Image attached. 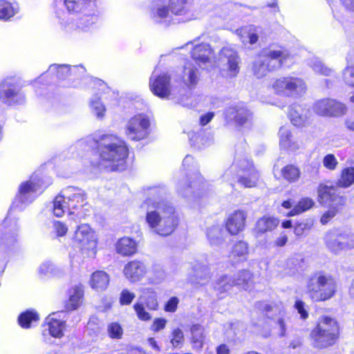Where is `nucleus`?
<instances>
[{
    "label": "nucleus",
    "instance_id": "obj_1",
    "mask_svg": "<svg viewBox=\"0 0 354 354\" xmlns=\"http://www.w3.org/2000/svg\"><path fill=\"white\" fill-rule=\"evenodd\" d=\"M145 191L147 198L142 205H147L145 220L149 227L160 236L171 234L178 224V218L173 205L165 198L166 187L152 186Z\"/></svg>",
    "mask_w": 354,
    "mask_h": 354
},
{
    "label": "nucleus",
    "instance_id": "obj_2",
    "mask_svg": "<svg viewBox=\"0 0 354 354\" xmlns=\"http://www.w3.org/2000/svg\"><path fill=\"white\" fill-rule=\"evenodd\" d=\"M77 147L97 148L100 167L109 171H122L125 168L128 148L125 142L113 134L88 136L79 140Z\"/></svg>",
    "mask_w": 354,
    "mask_h": 354
},
{
    "label": "nucleus",
    "instance_id": "obj_3",
    "mask_svg": "<svg viewBox=\"0 0 354 354\" xmlns=\"http://www.w3.org/2000/svg\"><path fill=\"white\" fill-rule=\"evenodd\" d=\"M66 12H57L61 28L68 33L86 32L98 21L97 10L91 0H64Z\"/></svg>",
    "mask_w": 354,
    "mask_h": 354
},
{
    "label": "nucleus",
    "instance_id": "obj_4",
    "mask_svg": "<svg viewBox=\"0 0 354 354\" xmlns=\"http://www.w3.org/2000/svg\"><path fill=\"white\" fill-rule=\"evenodd\" d=\"M306 289L311 300L315 302L324 301L335 295L337 283L332 275L318 271L308 277Z\"/></svg>",
    "mask_w": 354,
    "mask_h": 354
},
{
    "label": "nucleus",
    "instance_id": "obj_5",
    "mask_svg": "<svg viewBox=\"0 0 354 354\" xmlns=\"http://www.w3.org/2000/svg\"><path fill=\"white\" fill-rule=\"evenodd\" d=\"M339 335L337 321L330 317L319 318L316 327L310 333V339L314 347L327 348L335 344Z\"/></svg>",
    "mask_w": 354,
    "mask_h": 354
},
{
    "label": "nucleus",
    "instance_id": "obj_6",
    "mask_svg": "<svg viewBox=\"0 0 354 354\" xmlns=\"http://www.w3.org/2000/svg\"><path fill=\"white\" fill-rule=\"evenodd\" d=\"M149 87L151 92L160 98L174 100L184 106H189L185 100L187 99V96H184L185 90L172 86L171 77L167 73L158 75L154 71L149 79Z\"/></svg>",
    "mask_w": 354,
    "mask_h": 354
},
{
    "label": "nucleus",
    "instance_id": "obj_7",
    "mask_svg": "<svg viewBox=\"0 0 354 354\" xmlns=\"http://www.w3.org/2000/svg\"><path fill=\"white\" fill-rule=\"evenodd\" d=\"M84 201L85 194L83 190L75 187H68L55 197L53 201V214L61 217L68 209L70 214H73V210L86 205Z\"/></svg>",
    "mask_w": 354,
    "mask_h": 354
},
{
    "label": "nucleus",
    "instance_id": "obj_8",
    "mask_svg": "<svg viewBox=\"0 0 354 354\" xmlns=\"http://www.w3.org/2000/svg\"><path fill=\"white\" fill-rule=\"evenodd\" d=\"M289 56L286 50H264L254 62V74L258 78L266 76L269 72L281 68Z\"/></svg>",
    "mask_w": 354,
    "mask_h": 354
},
{
    "label": "nucleus",
    "instance_id": "obj_9",
    "mask_svg": "<svg viewBox=\"0 0 354 354\" xmlns=\"http://www.w3.org/2000/svg\"><path fill=\"white\" fill-rule=\"evenodd\" d=\"M183 167L184 169L192 173L187 174V177L189 178L187 180H189V184L183 181L178 183V193L183 197L188 198L200 196L201 191L205 187V183L203 178L197 172L194 158L189 155L186 156L183 161Z\"/></svg>",
    "mask_w": 354,
    "mask_h": 354
},
{
    "label": "nucleus",
    "instance_id": "obj_10",
    "mask_svg": "<svg viewBox=\"0 0 354 354\" xmlns=\"http://www.w3.org/2000/svg\"><path fill=\"white\" fill-rule=\"evenodd\" d=\"M46 185L40 178L32 176L30 180L21 183L18 189V193L12 203V207L22 209L24 205L32 203L44 189Z\"/></svg>",
    "mask_w": 354,
    "mask_h": 354
},
{
    "label": "nucleus",
    "instance_id": "obj_11",
    "mask_svg": "<svg viewBox=\"0 0 354 354\" xmlns=\"http://www.w3.org/2000/svg\"><path fill=\"white\" fill-rule=\"evenodd\" d=\"M237 167L239 168L236 174L237 182L244 187H255L259 179V174L248 160L236 162L235 165L227 169L223 175L224 180L231 181L234 178L232 173Z\"/></svg>",
    "mask_w": 354,
    "mask_h": 354
},
{
    "label": "nucleus",
    "instance_id": "obj_12",
    "mask_svg": "<svg viewBox=\"0 0 354 354\" xmlns=\"http://www.w3.org/2000/svg\"><path fill=\"white\" fill-rule=\"evenodd\" d=\"M272 88L278 94L297 97L306 92V85L301 78L288 76L277 79L272 84Z\"/></svg>",
    "mask_w": 354,
    "mask_h": 354
},
{
    "label": "nucleus",
    "instance_id": "obj_13",
    "mask_svg": "<svg viewBox=\"0 0 354 354\" xmlns=\"http://www.w3.org/2000/svg\"><path fill=\"white\" fill-rule=\"evenodd\" d=\"M25 97L19 81L12 77L5 78L0 83V101L8 105L21 104Z\"/></svg>",
    "mask_w": 354,
    "mask_h": 354
},
{
    "label": "nucleus",
    "instance_id": "obj_14",
    "mask_svg": "<svg viewBox=\"0 0 354 354\" xmlns=\"http://www.w3.org/2000/svg\"><path fill=\"white\" fill-rule=\"evenodd\" d=\"M73 241L82 251L94 252L97 247V237L89 225L82 224L75 231Z\"/></svg>",
    "mask_w": 354,
    "mask_h": 354
},
{
    "label": "nucleus",
    "instance_id": "obj_15",
    "mask_svg": "<svg viewBox=\"0 0 354 354\" xmlns=\"http://www.w3.org/2000/svg\"><path fill=\"white\" fill-rule=\"evenodd\" d=\"M149 120L143 114H138L130 118L125 126L126 136L135 141L145 138L148 135Z\"/></svg>",
    "mask_w": 354,
    "mask_h": 354
},
{
    "label": "nucleus",
    "instance_id": "obj_16",
    "mask_svg": "<svg viewBox=\"0 0 354 354\" xmlns=\"http://www.w3.org/2000/svg\"><path fill=\"white\" fill-rule=\"evenodd\" d=\"M224 117L227 122H233L236 127H249L252 124V113L246 107L234 106L227 108Z\"/></svg>",
    "mask_w": 354,
    "mask_h": 354
},
{
    "label": "nucleus",
    "instance_id": "obj_17",
    "mask_svg": "<svg viewBox=\"0 0 354 354\" xmlns=\"http://www.w3.org/2000/svg\"><path fill=\"white\" fill-rule=\"evenodd\" d=\"M254 326L257 328L255 332L260 335L268 337L271 334V328L270 324H274V328L278 330V333L280 337H283L286 332V323L285 319L281 317H279L277 319H270L269 317H262L258 320Z\"/></svg>",
    "mask_w": 354,
    "mask_h": 354
},
{
    "label": "nucleus",
    "instance_id": "obj_18",
    "mask_svg": "<svg viewBox=\"0 0 354 354\" xmlns=\"http://www.w3.org/2000/svg\"><path fill=\"white\" fill-rule=\"evenodd\" d=\"M218 62L223 67L226 66L230 76L234 77L239 73L240 58L234 49L223 48L219 53Z\"/></svg>",
    "mask_w": 354,
    "mask_h": 354
},
{
    "label": "nucleus",
    "instance_id": "obj_19",
    "mask_svg": "<svg viewBox=\"0 0 354 354\" xmlns=\"http://www.w3.org/2000/svg\"><path fill=\"white\" fill-rule=\"evenodd\" d=\"M123 272L129 281L135 283L140 281L146 275L147 267L143 261L133 260L124 266Z\"/></svg>",
    "mask_w": 354,
    "mask_h": 354
},
{
    "label": "nucleus",
    "instance_id": "obj_20",
    "mask_svg": "<svg viewBox=\"0 0 354 354\" xmlns=\"http://www.w3.org/2000/svg\"><path fill=\"white\" fill-rule=\"evenodd\" d=\"M247 213L243 210H236L231 214L225 222V227L232 235H236L245 228Z\"/></svg>",
    "mask_w": 354,
    "mask_h": 354
},
{
    "label": "nucleus",
    "instance_id": "obj_21",
    "mask_svg": "<svg viewBox=\"0 0 354 354\" xmlns=\"http://www.w3.org/2000/svg\"><path fill=\"white\" fill-rule=\"evenodd\" d=\"M200 71L198 68L191 62H187L180 75V80L189 89L194 88L200 80Z\"/></svg>",
    "mask_w": 354,
    "mask_h": 354
},
{
    "label": "nucleus",
    "instance_id": "obj_22",
    "mask_svg": "<svg viewBox=\"0 0 354 354\" xmlns=\"http://www.w3.org/2000/svg\"><path fill=\"white\" fill-rule=\"evenodd\" d=\"M192 59L198 64L209 63L214 58V52L208 44L196 45L192 50Z\"/></svg>",
    "mask_w": 354,
    "mask_h": 354
},
{
    "label": "nucleus",
    "instance_id": "obj_23",
    "mask_svg": "<svg viewBox=\"0 0 354 354\" xmlns=\"http://www.w3.org/2000/svg\"><path fill=\"white\" fill-rule=\"evenodd\" d=\"M310 115L311 113L308 109L303 107L299 104H293L290 108L289 117L295 126H304L308 123Z\"/></svg>",
    "mask_w": 354,
    "mask_h": 354
},
{
    "label": "nucleus",
    "instance_id": "obj_24",
    "mask_svg": "<svg viewBox=\"0 0 354 354\" xmlns=\"http://www.w3.org/2000/svg\"><path fill=\"white\" fill-rule=\"evenodd\" d=\"M324 244L326 248L333 254L339 255L343 252L342 243H341L339 229H333L328 231L324 237Z\"/></svg>",
    "mask_w": 354,
    "mask_h": 354
},
{
    "label": "nucleus",
    "instance_id": "obj_25",
    "mask_svg": "<svg viewBox=\"0 0 354 354\" xmlns=\"http://www.w3.org/2000/svg\"><path fill=\"white\" fill-rule=\"evenodd\" d=\"M58 315L53 313L46 319L45 330L54 337L61 338L64 336V330L66 328L65 322L57 319Z\"/></svg>",
    "mask_w": 354,
    "mask_h": 354
},
{
    "label": "nucleus",
    "instance_id": "obj_26",
    "mask_svg": "<svg viewBox=\"0 0 354 354\" xmlns=\"http://www.w3.org/2000/svg\"><path fill=\"white\" fill-rule=\"evenodd\" d=\"M279 136L281 148L291 151H295L299 149V142L294 137L288 127H281L279 131Z\"/></svg>",
    "mask_w": 354,
    "mask_h": 354
},
{
    "label": "nucleus",
    "instance_id": "obj_27",
    "mask_svg": "<svg viewBox=\"0 0 354 354\" xmlns=\"http://www.w3.org/2000/svg\"><path fill=\"white\" fill-rule=\"evenodd\" d=\"M68 299L66 301L65 308L68 310L77 309L82 304L84 296L82 286L75 285L68 291Z\"/></svg>",
    "mask_w": 354,
    "mask_h": 354
},
{
    "label": "nucleus",
    "instance_id": "obj_28",
    "mask_svg": "<svg viewBox=\"0 0 354 354\" xmlns=\"http://www.w3.org/2000/svg\"><path fill=\"white\" fill-rule=\"evenodd\" d=\"M189 138L192 145L198 149H203L213 143V136L210 132L200 130L198 132H190Z\"/></svg>",
    "mask_w": 354,
    "mask_h": 354
},
{
    "label": "nucleus",
    "instance_id": "obj_29",
    "mask_svg": "<svg viewBox=\"0 0 354 354\" xmlns=\"http://www.w3.org/2000/svg\"><path fill=\"white\" fill-rule=\"evenodd\" d=\"M151 17L156 23L167 24L170 19L167 6L158 1L151 9Z\"/></svg>",
    "mask_w": 354,
    "mask_h": 354
},
{
    "label": "nucleus",
    "instance_id": "obj_30",
    "mask_svg": "<svg viewBox=\"0 0 354 354\" xmlns=\"http://www.w3.org/2000/svg\"><path fill=\"white\" fill-rule=\"evenodd\" d=\"M116 251L122 256H130L137 252V243L135 240L124 236L116 243Z\"/></svg>",
    "mask_w": 354,
    "mask_h": 354
},
{
    "label": "nucleus",
    "instance_id": "obj_31",
    "mask_svg": "<svg viewBox=\"0 0 354 354\" xmlns=\"http://www.w3.org/2000/svg\"><path fill=\"white\" fill-rule=\"evenodd\" d=\"M207 237L212 247L221 245L224 241L225 232L221 226L213 225L207 230Z\"/></svg>",
    "mask_w": 354,
    "mask_h": 354
},
{
    "label": "nucleus",
    "instance_id": "obj_32",
    "mask_svg": "<svg viewBox=\"0 0 354 354\" xmlns=\"http://www.w3.org/2000/svg\"><path fill=\"white\" fill-rule=\"evenodd\" d=\"M109 283V275L104 271H96L91 275L90 285L96 291L104 290Z\"/></svg>",
    "mask_w": 354,
    "mask_h": 354
},
{
    "label": "nucleus",
    "instance_id": "obj_33",
    "mask_svg": "<svg viewBox=\"0 0 354 354\" xmlns=\"http://www.w3.org/2000/svg\"><path fill=\"white\" fill-rule=\"evenodd\" d=\"M233 286H237L248 290L252 285V274L246 270H243L232 277Z\"/></svg>",
    "mask_w": 354,
    "mask_h": 354
},
{
    "label": "nucleus",
    "instance_id": "obj_34",
    "mask_svg": "<svg viewBox=\"0 0 354 354\" xmlns=\"http://www.w3.org/2000/svg\"><path fill=\"white\" fill-rule=\"evenodd\" d=\"M279 223V221L271 216H263L258 220L256 224V231L258 233H266L273 230Z\"/></svg>",
    "mask_w": 354,
    "mask_h": 354
},
{
    "label": "nucleus",
    "instance_id": "obj_35",
    "mask_svg": "<svg viewBox=\"0 0 354 354\" xmlns=\"http://www.w3.org/2000/svg\"><path fill=\"white\" fill-rule=\"evenodd\" d=\"M39 319V315L35 310H28L20 314L18 322L22 328H28L35 326Z\"/></svg>",
    "mask_w": 354,
    "mask_h": 354
},
{
    "label": "nucleus",
    "instance_id": "obj_36",
    "mask_svg": "<svg viewBox=\"0 0 354 354\" xmlns=\"http://www.w3.org/2000/svg\"><path fill=\"white\" fill-rule=\"evenodd\" d=\"M354 184V167H347L341 171L337 180V186L340 188H348Z\"/></svg>",
    "mask_w": 354,
    "mask_h": 354
},
{
    "label": "nucleus",
    "instance_id": "obj_37",
    "mask_svg": "<svg viewBox=\"0 0 354 354\" xmlns=\"http://www.w3.org/2000/svg\"><path fill=\"white\" fill-rule=\"evenodd\" d=\"M171 12L175 15H184L191 8V0H169Z\"/></svg>",
    "mask_w": 354,
    "mask_h": 354
},
{
    "label": "nucleus",
    "instance_id": "obj_38",
    "mask_svg": "<svg viewBox=\"0 0 354 354\" xmlns=\"http://www.w3.org/2000/svg\"><path fill=\"white\" fill-rule=\"evenodd\" d=\"M190 330L192 333V343L194 348L197 350L201 349L203 346L205 337L203 328L199 324H194L191 327Z\"/></svg>",
    "mask_w": 354,
    "mask_h": 354
},
{
    "label": "nucleus",
    "instance_id": "obj_39",
    "mask_svg": "<svg viewBox=\"0 0 354 354\" xmlns=\"http://www.w3.org/2000/svg\"><path fill=\"white\" fill-rule=\"evenodd\" d=\"M232 286L233 283L232 281V277L227 275H223L214 283V289L217 292V295L222 298L223 296L221 295L229 291Z\"/></svg>",
    "mask_w": 354,
    "mask_h": 354
},
{
    "label": "nucleus",
    "instance_id": "obj_40",
    "mask_svg": "<svg viewBox=\"0 0 354 354\" xmlns=\"http://www.w3.org/2000/svg\"><path fill=\"white\" fill-rule=\"evenodd\" d=\"M341 243H342L343 252H348L354 249V232L346 229H339Z\"/></svg>",
    "mask_w": 354,
    "mask_h": 354
},
{
    "label": "nucleus",
    "instance_id": "obj_41",
    "mask_svg": "<svg viewBox=\"0 0 354 354\" xmlns=\"http://www.w3.org/2000/svg\"><path fill=\"white\" fill-rule=\"evenodd\" d=\"M308 66L317 73L325 76H332L334 71L332 68H328L323 64V62L317 57H313L308 61Z\"/></svg>",
    "mask_w": 354,
    "mask_h": 354
},
{
    "label": "nucleus",
    "instance_id": "obj_42",
    "mask_svg": "<svg viewBox=\"0 0 354 354\" xmlns=\"http://www.w3.org/2000/svg\"><path fill=\"white\" fill-rule=\"evenodd\" d=\"M315 205L314 201L308 197L301 198L294 208L287 214V216H292L303 213Z\"/></svg>",
    "mask_w": 354,
    "mask_h": 354
},
{
    "label": "nucleus",
    "instance_id": "obj_43",
    "mask_svg": "<svg viewBox=\"0 0 354 354\" xmlns=\"http://www.w3.org/2000/svg\"><path fill=\"white\" fill-rule=\"evenodd\" d=\"M317 194L320 203H327L333 200L335 189L332 186L321 183L317 188Z\"/></svg>",
    "mask_w": 354,
    "mask_h": 354
},
{
    "label": "nucleus",
    "instance_id": "obj_44",
    "mask_svg": "<svg viewBox=\"0 0 354 354\" xmlns=\"http://www.w3.org/2000/svg\"><path fill=\"white\" fill-rule=\"evenodd\" d=\"M79 68H80L83 71L84 70L82 66H73V68H70L68 65H59L58 66L56 64H53L49 67V71L53 72V71H57L56 75H57V78L64 79V78L66 77L67 76H68L71 73L72 71H75L77 70Z\"/></svg>",
    "mask_w": 354,
    "mask_h": 354
},
{
    "label": "nucleus",
    "instance_id": "obj_45",
    "mask_svg": "<svg viewBox=\"0 0 354 354\" xmlns=\"http://www.w3.org/2000/svg\"><path fill=\"white\" fill-rule=\"evenodd\" d=\"M17 12V8L6 0H0V19L8 20L13 17Z\"/></svg>",
    "mask_w": 354,
    "mask_h": 354
},
{
    "label": "nucleus",
    "instance_id": "obj_46",
    "mask_svg": "<svg viewBox=\"0 0 354 354\" xmlns=\"http://www.w3.org/2000/svg\"><path fill=\"white\" fill-rule=\"evenodd\" d=\"M282 176L288 182L297 181L300 176L299 169L294 165H290L281 169Z\"/></svg>",
    "mask_w": 354,
    "mask_h": 354
},
{
    "label": "nucleus",
    "instance_id": "obj_47",
    "mask_svg": "<svg viewBox=\"0 0 354 354\" xmlns=\"http://www.w3.org/2000/svg\"><path fill=\"white\" fill-rule=\"evenodd\" d=\"M302 259L299 255L293 256L286 261L285 270L288 274H295L301 267Z\"/></svg>",
    "mask_w": 354,
    "mask_h": 354
},
{
    "label": "nucleus",
    "instance_id": "obj_48",
    "mask_svg": "<svg viewBox=\"0 0 354 354\" xmlns=\"http://www.w3.org/2000/svg\"><path fill=\"white\" fill-rule=\"evenodd\" d=\"M4 226L3 225H0V239L2 241V244L6 246L10 247L14 245L17 242V234L16 232H10V230H6L3 235V230Z\"/></svg>",
    "mask_w": 354,
    "mask_h": 354
},
{
    "label": "nucleus",
    "instance_id": "obj_49",
    "mask_svg": "<svg viewBox=\"0 0 354 354\" xmlns=\"http://www.w3.org/2000/svg\"><path fill=\"white\" fill-rule=\"evenodd\" d=\"M90 106L97 118L101 119L104 116L106 108L99 97H93L91 100Z\"/></svg>",
    "mask_w": 354,
    "mask_h": 354
},
{
    "label": "nucleus",
    "instance_id": "obj_50",
    "mask_svg": "<svg viewBox=\"0 0 354 354\" xmlns=\"http://www.w3.org/2000/svg\"><path fill=\"white\" fill-rule=\"evenodd\" d=\"M330 104H334V100L323 99L317 101L314 106L315 111L320 115H329L328 108Z\"/></svg>",
    "mask_w": 354,
    "mask_h": 354
},
{
    "label": "nucleus",
    "instance_id": "obj_51",
    "mask_svg": "<svg viewBox=\"0 0 354 354\" xmlns=\"http://www.w3.org/2000/svg\"><path fill=\"white\" fill-rule=\"evenodd\" d=\"M38 272L41 276H54L57 274L58 270L51 261H46L39 266Z\"/></svg>",
    "mask_w": 354,
    "mask_h": 354
},
{
    "label": "nucleus",
    "instance_id": "obj_52",
    "mask_svg": "<svg viewBox=\"0 0 354 354\" xmlns=\"http://www.w3.org/2000/svg\"><path fill=\"white\" fill-rule=\"evenodd\" d=\"M248 254V244L244 241H239L236 243L231 252V257L243 258L245 259V256Z\"/></svg>",
    "mask_w": 354,
    "mask_h": 354
},
{
    "label": "nucleus",
    "instance_id": "obj_53",
    "mask_svg": "<svg viewBox=\"0 0 354 354\" xmlns=\"http://www.w3.org/2000/svg\"><path fill=\"white\" fill-rule=\"evenodd\" d=\"M108 335L111 339H120L123 335V328L118 322H112L107 326Z\"/></svg>",
    "mask_w": 354,
    "mask_h": 354
},
{
    "label": "nucleus",
    "instance_id": "obj_54",
    "mask_svg": "<svg viewBox=\"0 0 354 354\" xmlns=\"http://www.w3.org/2000/svg\"><path fill=\"white\" fill-rule=\"evenodd\" d=\"M149 273V278L153 283H160L165 277V273L164 270L158 265H154Z\"/></svg>",
    "mask_w": 354,
    "mask_h": 354
},
{
    "label": "nucleus",
    "instance_id": "obj_55",
    "mask_svg": "<svg viewBox=\"0 0 354 354\" xmlns=\"http://www.w3.org/2000/svg\"><path fill=\"white\" fill-rule=\"evenodd\" d=\"M328 114L330 116H338L345 113L346 106L344 104L334 100V104H330Z\"/></svg>",
    "mask_w": 354,
    "mask_h": 354
},
{
    "label": "nucleus",
    "instance_id": "obj_56",
    "mask_svg": "<svg viewBox=\"0 0 354 354\" xmlns=\"http://www.w3.org/2000/svg\"><path fill=\"white\" fill-rule=\"evenodd\" d=\"M133 309L139 319L142 321H149L151 319V316L145 310L144 305L142 303H136L133 305Z\"/></svg>",
    "mask_w": 354,
    "mask_h": 354
},
{
    "label": "nucleus",
    "instance_id": "obj_57",
    "mask_svg": "<svg viewBox=\"0 0 354 354\" xmlns=\"http://www.w3.org/2000/svg\"><path fill=\"white\" fill-rule=\"evenodd\" d=\"M184 342V334L180 328H176L172 332L171 343L174 347L181 346Z\"/></svg>",
    "mask_w": 354,
    "mask_h": 354
},
{
    "label": "nucleus",
    "instance_id": "obj_58",
    "mask_svg": "<svg viewBox=\"0 0 354 354\" xmlns=\"http://www.w3.org/2000/svg\"><path fill=\"white\" fill-rule=\"evenodd\" d=\"M135 297L136 295L133 292H130L127 289H124L122 290L120 295V304L123 306L129 305L131 304Z\"/></svg>",
    "mask_w": 354,
    "mask_h": 354
},
{
    "label": "nucleus",
    "instance_id": "obj_59",
    "mask_svg": "<svg viewBox=\"0 0 354 354\" xmlns=\"http://www.w3.org/2000/svg\"><path fill=\"white\" fill-rule=\"evenodd\" d=\"M323 165L329 170H335L338 165V161L333 154H327L323 159Z\"/></svg>",
    "mask_w": 354,
    "mask_h": 354
},
{
    "label": "nucleus",
    "instance_id": "obj_60",
    "mask_svg": "<svg viewBox=\"0 0 354 354\" xmlns=\"http://www.w3.org/2000/svg\"><path fill=\"white\" fill-rule=\"evenodd\" d=\"M344 82L354 87V67H347L343 73Z\"/></svg>",
    "mask_w": 354,
    "mask_h": 354
},
{
    "label": "nucleus",
    "instance_id": "obj_61",
    "mask_svg": "<svg viewBox=\"0 0 354 354\" xmlns=\"http://www.w3.org/2000/svg\"><path fill=\"white\" fill-rule=\"evenodd\" d=\"M338 208L330 207L326 212H325L321 217L320 222L323 225L328 223L331 218H333L337 213Z\"/></svg>",
    "mask_w": 354,
    "mask_h": 354
},
{
    "label": "nucleus",
    "instance_id": "obj_62",
    "mask_svg": "<svg viewBox=\"0 0 354 354\" xmlns=\"http://www.w3.org/2000/svg\"><path fill=\"white\" fill-rule=\"evenodd\" d=\"M311 224L307 222H302L297 223L294 228V233L297 236L302 235L305 231L309 230L311 227Z\"/></svg>",
    "mask_w": 354,
    "mask_h": 354
},
{
    "label": "nucleus",
    "instance_id": "obj_63",
    "mask_svg": "<svg viewBox=\"0 0 354 354\" xmlns=\"http://www.w3.org/2000/svg\"><path fill=\"white\" fill-rule=\"evenodd\" d=\"M145 305L149 310H155L158 307V301L154 292H151L146 299Z\"/></svg>",
    "mask_w": 354,
    "mask_h": 354
},
{
    "label": "nucleus",
    "instance_id": "obj_64",
    "mask_svg": "<svg viewBox=\"0 0 354 354\" xmlns=\"http://www.w3.org/2000/svg\"><path fill=\"white\" fill-rule=\"evenodd\" d=\"M167 323V320L164 318H156L154 319L152 325L151 326V330L154 332H158L160 330L165 328Z\"/></svg>",
    "mask_w": 354,
    "mask_h": 354
}]
</instances>
